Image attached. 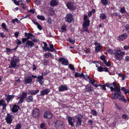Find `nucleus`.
<instances>
[{
	"instance_id": "6",
	"label": "nucleus",
	"mask_w": 129,
	"mask_h": 129,
	"mask_svg": "<svg viewBox=\"0 0 129 129\" xmlns=\"http://www.w3.org/2000/svg\"><path fill=\"white\" fill-rule=\"evenodd\" d=\"M65 20L66 21L69 23H71L74 21V19L71 13L67 14L65 18Z\"/></svg>"
},
{
	"instance_id": "49",
	"label": "nucleus",
	"mask_w": 129,
	"mask_h": 129,
	"mask_svg": "<svg viewBox=\"0 0 129 129\" xmlns=\"http://www.w3.org/2000/svg\"><path fill=\"white\" fill-rule=\"evenodd\" d=\"M69 41L71 43H72L73 44H74L75 42V41L74 40H73L71 38H69Z\"/></svg>"
},
{
	"instance_id": "59",
	"label": "nucleus",
	"mask_w": 129,
	"mask_h": 129,
	"mask_svg": "<svg viewBox=\"0 0 129 129\" xmlns=\"http://www.w3.org/2000/svg\"><path fill=\"white\" fill-rule=\"evenodd\" d=\"M50 55H51V54L49 52H48L45 54V55L46 58H47Z\"/></svg>"
},
{
	"instance_id": "19",
	"label": "nucleus",
	"mask_w": 129,
	"mask_h": 129,
	"mask_svg": "<svg viewBox=\"0 0 129 129\" xmlns=\"http://www.w3.org/2000/svg\"><path fill=\"white\" fill-rule=\"evenodd\" d=\"M50 91L49 89L46 88L45 89L41 91L40 95L42 96L47 94Z\"/></svg>"
},
{
	"instance_id": "37",
	"label": "nucleus",
	"mask_w": 129,
	"mask_h": 129,
	"mask_svg": "<svg viewBox=\"0 0 129 129\" xmlns=\"http://www.w3.org/2000/svg\"><path fill=\"white\" fill-rule=\"evenodd\" d=\"M115 92H114V93H113V94L111 95V97L112 99H116L118 98V96H116V94H117V92H116L115 91Z\"/></svg>"
},
{
	"instance_id": "41",
	"label": "nucleus",
	"mask_w": 129,
	"mask_h": 129,
	"mask_svg": "<svg viewBox=\"0 0 129 129\" xmlns=\"http://www.w3.org/2000/svg\"><path fill=\"white\" fill-rule=\"evenodd\" d=\"M2 26L4 29L5 30L8 31V28L6 26V24L5 23H2L1 25Z\"/></svg>"
},
{
	"instance_id": "53",
	"label": "nucleus",
	"mask_w": 129,
	"mask_h": 129,
	"mask_svg": "<svg viewBox=\"0 0 129 129\" xmlns=\"http://www.w3.org/2000/svg\"><path fill=\"white\" fill-rule=\"evenodd\" d=\"M6 49L7 50V52L9 54H10L11 53L12 51L11 49L8 48H6Z\"/></svg>"
},
{
	"instance_id": "57",
	"label": "nucleus",
	"mask_w": 129,
	"mask_h": 129,
	"mask_svg": "<svg viewBox=\"0 0 129 129\" xmlns=\"http://www.w3.org/2000/svg\"><path fill=\"white\" fill-rule=\"evenodd\" d=\"M16 42L17 44L18 45H20L21 44V41H20L18 39L16 40Z\"/></svg>"
},
{
	"instance_id": "13",
	"label": "nucleus",
	"mask_w": 129,
	"mask_h": 129,
	"mask_svg": "<svg viewBox=\"0 0 129 129\" xmlns=\"http://www.w3.org/2000/svg\"><path fill=\"white\" fill-rule=\"evenodd\" d=\"M33 115L35 117L38 118L39 116V110L37 108H35L34 109Z\"/></svg>"
},
{
	"instance_id": "34",
	"label": "nucleus",
	"mask_w": 129,
	"mask_h": 129,
	"mask_svg": "<svg viewBox=\"0 0 129 129\" xmlns=\"http://www.w3.org/2000/svg\"><path fill=\"white\" fill-rule=\"evenodd\" d=\"M101 45L97 46L95 48V51L96 52H98L101 50Z\"/></svg>"
},
{
	"instance_id": "21",
	"label": "nucleus",
	"mask_w": 129,
	"mask_h": 129,
	"mask_svg": "<svg viewBox=\"0 0 129 129\" xmlns=\"http://www.w3.org/2000/svg\"><path fill=\"white\" fill-rule=\"evenodd\" d=\"M68 121L69 124L72 126H73L74 125L73 122V120L74 121V120L72 117L70 116H68Z\"/></svg>"
},
{
	"instance_id": "25",
	"label": "nucleus",
	"mask_w": 129,
	"mask_h": 129,
	"mask_svg": "<svg viewBox=\"0 0 129 129\" xmlns=\"http://www.w3.org/2000/svg\"><path fill=\"white\" fill-rule=\"evenodd\" d=\"M5 102V101L3 100H0V106H3V110L5 109L7 106V105Z\"/></svg>"
},
{
	"instance_id": "10",
	"label": "nucleus",
	"mask_w": 129,
	"mask_h": 129,
	"mask_svg": "<svg viewBox=\"0 0 129 129\" xmlns=\"http://www.w3.org/2000/svg\"><path fill=\"white\" fill-rule=\"evenodd\" d=\"M13 118V116L11 115L10 114H8L5 119L8 124H10L12 122Z\"/></svg>"
},
{
	"instance_id": "52",
	"label": "nucleus",
	"mask_w": 129,
	"mask_h": 129,
	"mask_svg": "<svg viewBox=\"0 0 129 129\" xmlns=\"http://www.w3.org/2000/svg\"><path fill=\"white\" fill-rule=\"evenodd\" d=\"M12 21L13 23H14L15 22H16L17 23H19V21L17 18H16L15 19H13Z\"/></svg>"
},
{
	"instance_id": "15",
	"label": "nucleus",
	"mask_w": 129,
	"mask_h": 129,
	"mask_svg": "<svg viewBox=\"0 0 129 129\" xmlns=\"http://www.w3.org/2000/svg\"><path fill=\"white\" fill-rule=\"evenodd\" d=\"M25 35L26 37V38H25L26 39V40H28V39H29L31 40L33 39L35 37L34 35H33L30 33H27L26 32L25 33Z\"/></svg>"
},
{
	"instance_id": "3",
	"label": "nucleus",
	"mask_w": 129,
	"mask_h": 129,
	"mask_svg": "<svg viewBox=\"0 0 129 129\" xmlns=\"http://www.w3.org/2000/svg\"><path fill=\"white\" fill-rule=\"evenodd\" d=\"M22 43H24V47L25 48H31L34 45V43L33 42L31 41L26 40L25 38H24L22 39Z\"/></svg>"
},
{
	"instance_id": "32",
	"label": "nucleus",
	"mask_w": 129,
	"mask_h": 129,
	"mask_svg": "<svg viewBox=\"0 0 129 129\" xmlns=\"http://www.w3.org/2000/svg\"><path fill=\"white\" fill-rule=\"evenodd\" d=\"M19 107L16 105H14L12 109V110L13 112H16L18 110V109H19Z\"/></svg>"
},
{
	"instance_id": "45",
	"label": "nucleus",
	"mask_w": 129,
	"mask_h": 129,
	"mask_svg": "<svg viewBox=\"0 0 129 129\" xmlns=\"http://www.w3.org/2000/svg\"><path fill=\"white\" fill-rule=\"evenodd\" d=\"M47 21L48 24H52L53 20L51 19V18H49L48 19Z\"/></svg>"
},
{
	"instance_id": "51",
	"label": "nucleus",
	"mask_w": 129,
	"mask_h": 129,
	"mask_svg": "<svg viewBox=\"0 0 129 129\" xmlns=\"http://www.w3.org/2000/svg\"><path fill=\"white\" fill-rule=\"evenodd\" d=\"M69 67L73 71L75 70V68L71 64H70L69 65Z\"/></svg>"
},
{
	"instance_id": "38",
	"label": "nucleus",
	"mask_w": 129,
	"mask_h": 129,
	"mask_svg": "<svg viewBox=\"0 0 129 129\" xmlns=\"http://www.w3.org/2000/svg\"><path fill=\"white\" fill-rule=\"evenodd\" d=\"M100 18L101 19H105L106 18V15L104 13L100 14Z\"/></svg>"
},
{
	"instance_id": "30",
	"label": "nucleus",
	"mask_w": 129,
	"mask_h": 129,
	"mask_svg": "<svg viewBox=\"0 0 129 129\" xmlns=\"http://www.w3.org/2000/svg\"><path fill=\"white\" fill-rule=\"evenodd\" d=\"M33 98L31 95L29 96L26 98V100L28 102H32L33 100Z\"/></svg>"
},
{
	"instance_id": "4",
	"label": "nucleus",
	"mask_w": 129,
	"mask_h": 129,
	"mask_svg": "<svg viewBox=\"0 0 129 129\" xmlns=\"http://www.w3.org/2000/svg\"><path fill=\"white\" fill-rule=\"evenodd\" d=\"M116 83L115 82L111 84L106 83L105 84V85L106 86L109 87L111 89V91H115L119 89V88L118 87L116 86L115 85Z\"/></svg>"
},
{
	"instance_id": "48",
	"label": "nucleus",
	"mask_w": 129,
	"mask_h": 129,
	"mask_svg": "<svg viewBox=\"0 0 129 129\" xmlns=\"http://www.w3.org/2000/svg\"><path fill=\"white\" fill-rule=\"evenodd\" d=\"M82 121H77L76 123V126H78L81 125Z\"/></svg>"
},
{
	"instance_id": "24",
	"label": "nucleus",
	"mask_w": 129,
	"mask_h": 129,
	"mask_svg": "<svg viewBox=\"0 0 129 129\" xmlns=\"http://www.w3.org/2000/svg\"><path fill=\"white\" fill-rule=\"evenodd\" d=\"M98 71L100 72L102 71H105V72H108V68L107 67L104 68L101 67H98Z\"/></svg>"
},
{
	"instance_id": "39",
	"label": "nucleus",
	"mask_w": 129,
	"mask_h": 129,
	"mask_svg": "<svg viewBox=\"0 0 129 129\" xmlns=\"http://www.w3.org/2000/svg\"><path fill=\"white\" fill-rule=\"evenodd\" d=\"M43 63L44 65L46 66L48 65L49 63V60L45 59L43 60Z\"/></svg>"
},
{
	"instance_id": "61",
	"label": "nucleus",
	"mask_w": 129,
	"mask_h": 129,
	"mask_svg": "<svg viewBox=\"0 0 129 129\" xmlns=\"http://www.w3.org/2000/svg\"><path fill=\"white\" fill-rule=\"evenodd\" d=\"M88 16L87 15H85L84 16V21H86L87 20H88L90 21L89 20L87 19Z\"/></svg>"
},
{
	"instance_id": "62",
	"label": "nucleus",
	"mask_w": 129,
	"mask_h": 129,
	"mask_svg": "<svg viewBox=\"0 0 129 129\" xmlns=\"http://www.w3.org/2000/svg\"><path fill=\"white\" fill-rule=\"evenodd\" d=\"M37 26L38 29H39L40 30H41L42 29V26L40 25L38 23L37 25Z\"/></svg>"
},
{
	"instance_id": "36",
	"label": "nucleus",
	"mask_w": 129,
	"mask_h": 129,
	"mask_svg": "<svg viewBox=\"0 0 129 129\" xmlns=\"http://www.w3.org/2000/svg\"><path fill=\"white\" fill-rule=\"evenodd\" d=\"M37 18L41 20H45V17L42 15L41 16L39 15H37Z\"/></svg>"
},
{
	"instance_id": "46",
	"label": "nucleus",
	"mask_w": 129,
	"mask_h": 129,
	"mask_svg": "<svg viewBox=\"0 0 129 129\" xmlns=\"http://www.w3.org/2000/svg\"><path fill=\"white\" fill-rule=\"evenodd\" d=\"M61 29L62 30V31H65L66 30V25H62L61 26Z\"/></svg>"
},
{
	"instance_id": "64",
	"label": "nucleus",
	"mask_w": 129,
	"mask_h": 129,
	"mask_svg": "<svg viewBox=\"0 0 129 129\" xmlns=\"http://www.w3.org/2000/svg\"><path fill=\"white\" fill-rule=\"evenodd\" d=\"M125 60L127 61H129V56H126L125 57Z\"/></svg>"
},
{
	"instance_id": "55",
	"label": "nucleus",
	"mask_w": 129,
	"mask_h": 129,
	"mask_svg": "<svg viewBox=\"0 0 129 129\" xmlns=\"http://www.w3.org/2000/svg\"><path fill=\"white\" fill-rule=\"evenodd\" d=\"M13 1L14 2V3L16 5H19L20 4V1H18V2L16 0H13Z\"/></svg>"
},
{
	"instance_id": "60",
	"label": "nucleus",
	"mask_w": 129,
	"mask_h": 129,
	"mask_svg": "<svg viewBox=\"0 0 129 129\" xmlns=\"http://www.w3.org/2000/svg\"><path fill=\"white\" fill-rule=\"evenodd\" d=\"M43 44L44 45V46H45V47H43V49H46V48L47 47V44L45 42H43Z\"/></svg>"
},
{
	"instance_id": "14",
	"label": "nucleus",
	"mask_w": 129,
	"mask_h": 129,
	"mask_svg": "<svg viewBox=\"0 0 129 129\" xmlns=\"http://www.w3.org/2000/svg\"><path fill=\"white\" fill-rule=\"evenodd\" d=\"M44 117L46 119H50L52 117V115L51 113L49 112H46L44 114Z\"/></svg>"
},
{
	"instance_id": "63",
	"label": "nucleus",
	"mask_w": 129,
	"mask_h": 129,
	"mask_svg": "<svg viewBox=\"0 0 129 129\" xmlns=\"http://www.w3.org/2000/svg\"><path fill=\"white\" fill-rule=\"evenodd\" d=\"M115 115V117L116 118L118 119H120L121 118L120 116L118 114H116Z\"/></svg>"
},
{
	"instance_id": "27",
	"label": "nucleus",
	"mask_w": 129,
	"mask_h": 129,
	"mask_svg": "<svg viewBox=\"0 0 129 129\" xmlns=\"http://www.w3.org/2000/svg\"><path fill=\"white\" fill-rule=\"evenodd\" d=\"M38 80L41 85H42L44 82L43 77V76H40L37 77Z\"/></svg>"
},
{
	"instance_id": "2",
	"label": "nucleus",
	"mask_w": 129,
	"mask_h": 129,
	"mask_svg": "<svg viewBox=\"0 0 129 129\" xmlns=\"http://www.w3.org/2000/svg\"><path fill=\"white\" fill-rule=\"evenodd\" d=\"M19 61V59L18 56H14L11 59L9 68H15L18 67Z\"/></svg>"
},
{
	"instance_id": "20",
	"label": "nucleus",
	"mask_w": 129,
	"mask_h": 129,
	"mask_svg": "<svg viewBox=\"0 0 129 129\" xmlns=\"http://www.w3.org/2000/svg\"><path fill=\"white\" fill-rule=\"evenodd\" d=\"M127 35L126 33H124L120 36L117 38V39L119 41H122L125 38L127 37Z\"/></svg>"
},
{
	"instance_id": "5",
	"label": "nucleus",
	"mask_w": 129,
	"mask_h": 129,
	"mask_svg": "<svg viewBox=\"0 0 129 129\" xmlns=\"http://www.w3.org/2000/svg\"><path fill=\"white\" fill-rule=\"evenodd\" d=\"M55 125L57 129H62L64 126L63 122L59 120H57L55 122Z\"/></svg>"
},
{
	"instance_id": "56",
	"label": "nucleus",
	"mask_w": 129,
	"mask_h": 129,
	"mask_svg": "<svg viewBox=\"0 0 129 129\" xmlns=\"http://www.w3.org/2000/svg\"><path fill=\"white\" fill-rule=\"evenodd\" d=\"M120 11L122 13H123L125 12V8L124 7H123L121 8Z\"/></svg>"
},
{
	"instance_id": "26",
	"label": "nucleus",
	"mask_w": 129,
	"mask_h": 129,
	"mask_svg": "<svg viewBox=\"0 0 129 129\" xmlns=\"http://www.w3.org/2000/svg\"><path fill=\"white\" fill-rule=\"evenodd\" d=\"M5 96L6 97V100L7 103H8L10 101V100L12 98H13L14 96V95H10L8 94H5Z\"/></svg>"
},
{
	"instance_id": "42",
	"label": "nucleus",
	"mask_w": 129,
	"mask_h": 129,
	"mask_svg": "<svg viewBox=\"0 0 129 129\" xmlns=\"http://www.w3.org/2000/svg\"><path fill=\"white\" fill-rule=\"evenodd\" d=\"M122 118L126 120H128L129 119L128 116L125 114H123L122 115Z\"/></svg>"
},
{
	"instance_id": "8",
	"label": "nucleus",
	"mask_w": 129,
	"mask_h": 129,
	"mask_svg": "<svg viewBox=\"0 0 129 129\" xmlns=\"http://www.w3.org/2000/svg\"><path fill=\"white\" fill-rule=\"evenodd\" d=\"M68 8L70 10H74L76 8V7L74 4L71 2H68L66 5Z\"/></svg>"
},
{
	"instance_id": "16",
	"label": "nucleus",
	"mask_w": 129,
	"mask_h": 129,
	"mask_svg": "<svg viewBox=\"0 0 129 129\" xmlns=\"http://www.w3.org/2000/svg\"><path fill=\"white\" fill-rule=\"evenodd\" d=\"M58 5V0H52L50 3V5L52 7Z\"/></svg>"
},
{
	"instance_id": "33",
	"label": "nucleus",
	"mask_w": 129,
	"mask_h": 129,
	"mask_svg": "<svg viewBox=\"0 0 129 129\" xmlns=\"http://www.w3.org/2000/svg\"><path fill=\"white\" fill-rule=\"evenodd\" d=\"M86 77H87V78L89 79V83H91L92 85L95 82V81L94 79H90V77L88 76H87Z\"/></svg>"
},
{
	"instance_id": "22",
	"label": "nucleus",
	"mask_w": 129,
	"mask_h": 129,
	"mask_svg": "<svg viewBox=\"0 0 129 129\" xmlns=\"http://www.w3.org/2000/svg\"><path fill=\"white\" fill-rule=\"evenodd\" d=\"M86 91L88 92H90L93 91V87H91L89 84L87 85L85 87Z\"/></svg>"
},
{
	"instance_id": "1",
	"label": "nucleus",
	"mask_w": 129,
	"mask_h": 129,
	"mask_svg": "<svg viewBox=\"0 0 129 129\" xmlns=\"http://www.w3.org/2000/svg\"><path fill=\"white\" fill-rule=\"evenodd\" d=\"M108 53L110 54H113L115 55L114 58L119 60L122 59V56L125 54V52H122L120 49H117L116 50L109 49L107 50Z\"/></svg>"
},
{
	"instance_id": "23",
	"label": "nucleus",
	"mask_w": 129,
	"mask_h": 129,
	"mask_svg": "<svg viewBox=\"0 0 129 129\" xmlns=\"http://www.w3.org/2000/svg\"><path fill=\"white\" fill-rule=\"evenodd\" d=\"M68 89V88L66 86L61 85L60 86L58 87V91H62Z\"/></svg>"
},
{
	"instance_id": "17",
	"label": "nucleus",
	"mask_w": 129,
	"mask_h": 129,
	"mask_svg": "<svg viewBox=\"0 0 129 129\" xmlns=\"http://www.w3.org/2000/svg\"><path fill=\"white\" fill-rule=\"evenodd\" d=\"M58 61L60 62H61L62 64L65 65H68L69 64L68 61L62 58L59 59Z\"/></svg>"
},
{
	"instance_id": "31",
	"label": "nucleus",
	"mask_w": 129,
	"mask_h": 129,
	"mask_svg": "<svg viewBox=\"0 0 129 129\" xmlns=\"http://www.w3.org/2000/svg\"><path fill=\"white\" fill-rule=\"evenodd\" d=\"M49 44L50 46V48L51 49H50L48 47H47L46 50L49 51H53L54 50L53 48V45L51 43H49Z\"/></svg>"
},
{
	"instance_id": "7",
	"label": "nucleus",
	"mask_w": 129,
	"mask_h": 129,
	"mask_svg": "<svg viewBox=\"0 0 129 129\" xmlns=\"http://www.w3.org/2000/svg\"><path fill=\"white\" fill-rule=\"evenodd\" d=\"M27 94L25 92H23L22 94L20 95L18 97V98H19L20 100L19 101L18 104H20L24 101V99L26 98L27 96Z\"/></svg>"
},
{
	"instance_id": "47",
	"label": "nucleus",
	"mask_w": 129,
	"mask_h": 129,
	"mask_svg": "<svg viewBox=\"0 0 129 129\" xmlns=\"http://www.w3.org/2000/svg\"><path fill=\"white\" fill-rule=\"evenodd\" d=\"M92 114L93 115L96 116L97 115V114L96 111L95 110H91Z\"/></svg>"
},
{
	"instance_id": "50",
	"label": "nucleus",
	"mask_w": 129,
	"mask_h": 129,
	"mask_svg": "<svg viewBox=\"0 0 129 129\" xmlns=\"http://www.w3.org/2000/svg\"><path fill=\"white\" fill-rule=\"evenodd\" d=\"M104 62L107 67H109L111 66L110 63L108 62H107L106 60H104Z\"/></svg>"
},
{
	"instance_id": "9",
	"label": "nucleus",
	"mask_w": 129,
	"mask_h": 129,
	"mask_svg": "<svg viewBox=\"0 0 129 129\" xmlns=\"http://www.w3.org/2000/svg\"><path fill=\"white\" fill-rule=\"evenodd\" d=\"M90 21L87 20L86 21H84L83 24V31H86L88 33H89V31L88 30V26L89 25Z\"/></svg>"
},
{
	"instance_id": "44",
	"label": "nucleus",
	"mask_w": 129,
	"mask_h": 129,
	"mask_svg": "<svg viewBox=\"0 0 129 129\" xmlns=\"http://www.w3.org/2000/svg\"><path fill=\"white\" fill-rule=\"evenodd\" d=\"M102 3L104 5H107L108 1L107 0H101Z\"/></svg>"
},
{
	"instance_id": "35",
	"label": "nucleus",
	"mask_w": 129,
	"mask_h": 129,
	"mask_svg": "<svg viewBox=\"0 0 129 129\" xmlns=\"http://www.w3.org/2000/svg\"><path fill=\"white\" fill-rule=\"evenodd\" d=\"M50 14L51 15H54L55 13L53 9L50 8L49 9Z\"/></svg>"
},
{
	"instance_id": "43",
	"label": "nucleus",
	"mask_w": 129,
	"mask_h": 129,
	"mask_svg": "<svg viewBox=\"0 0 129 129\" xmlns=\"http://www.w3.org/2000/svg\"><path fill=\"white\" fill-rule=\"evenodd\" d=\"M21 127V124L19 123L16 125L14 129H20Z\"/></svg>"
},
{
	"instance_id": "40",
	"label": "nucleus",
	"mask_w": 129,
	"mask_h": 129,
	"mask_svg": "<svg viewBox=\"0 0 129 129\" xmlns=\"http://www.w3.org/2000/svg\"><path fill=\"white\" fill-rule=\"evenodd\" d=\"M75 118L76 121H82L81 118L78 115L75 116Z\"/></svg>"
},
{
	"instance_id": "28",
	"label": "nucleus",
	"mask_w": 129,
	"mask_h": 129,
	"mask_svg": "<svg viewBox=\"0 0 129 129\" xmlns=\"http://www.w3.org/2000/svg\"><path fill=\"white\" fill-rule=\"evenodd\" d=\"M39 91V90H31L29 91L28 93V94H30L32 95H35Z\"/></svg>"
},
{
	"instance_id": "58",
	"label": "nucleus",
	"mask_w": 129,
	"mask_h": 129,
	"mask_svg": "<svg viewBox=\"0 0 129 129\" xmlns=\"http://www.w3.org/2000/svg\"><path fill=\"white\" fill-rule=\"evenodd\" d=\"M99 86H100L101 87H102L103 89H104L105 90H106V89L105 88V87L106 86L105 85V84L103 85H99Z\"/></svg>"
},
{
	"instance_id": "11",
	"label": "nucleus",
	"mask_w": 129,
	"mask_h": 129,
	"mask_svg": "<svg viewBox=\"0 0 129 129\" xmlns=\"http://www.w3.org/2000/svg\"><path fill=\"white\" fill-rule=\"evenodd\" d=\"M120 89L119 88V89L116 91L117 92V94L118 95V97H119V99L121 100H122L125 102H126V100L125 99L124 97L121 94V92L120 91Z\"/></svg>"
},
{
	"instance_id": "12",
	"label": "nucleus",
	"mask_w": 129,
	"mask_h": 129,
	"mask_svg": "<svg viewBox=\"0 0 129 129\" xmlns=\"http://www.w3.org/2000/svg\"><path fill=\"white\" fill-rule=\"evenodd\" d=\"M25 83L26 84L32 83V79L31 75H29L24 80Z\"/></svg>"
},
{
	"instance_id": "18",
	"label": "nucleus",
	"mask_w": 129,
	"mask_h": 129,
	"mask_svg": "<svg viewBox=\"0 0 129 129\" xmlns=\"http://www.w3.org/2000/svg\"><path fill=\"white\" fill-rule=\"evenodd\" d=\"M75 76L76 78L78 77H79L80 78L83 77V78L85 79L87 81V80L85 76L84 75V74L83 73L80 74L77 72H76L75 74Z\"/></svg>"
},
{
	"instance_id": "54",
	"label": "nucleus",
	"mask_w": 129,
	"mask_h": 129,
	"mask_svg": "<svg viewBox=\"0 0 129 129\" xmlns=\"http://www.w3.org/2000/svg\"><path fill=\"white\" fill-rule=\"evenodd\" d=\"M100 58L104 62V60H105V56L104 55H102L101 57Z\"/></svg>"
},
{
	"instance_id": "29",
	"label": "nucleus",
	"mask_w": 129,
	"mask_h": 129,
	"mask_svg": "<svg viewBox=\"0 0 129 129\" xmlns=\"http://www.w3.org/2000/svg\"><path fill=\"white\" fill-rule=\"evenodd\" d=\"M40 128L41 129H47V125L44 123H42L40 125Z\"/></svg>"
}]
</instances>
